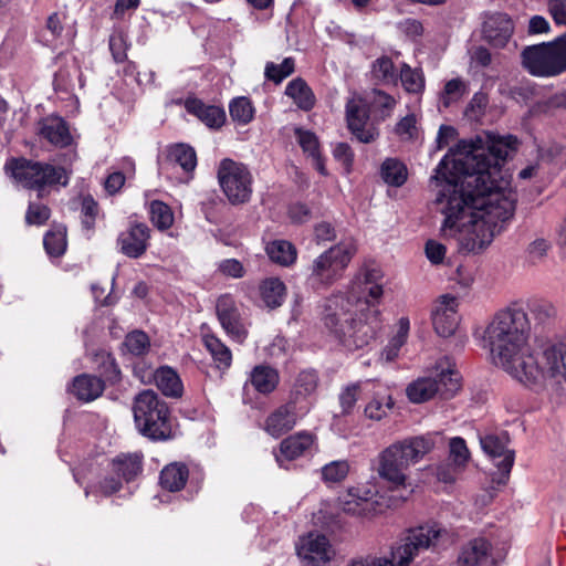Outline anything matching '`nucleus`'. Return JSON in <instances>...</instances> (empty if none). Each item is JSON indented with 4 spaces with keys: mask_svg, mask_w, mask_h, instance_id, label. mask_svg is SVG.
<instances>
[{
    "mask_svg": "<svg viewBox=\"0 0 566 566\" xmlns=\"http://www.w3.org/2000/svg\"><path fill=\"white\" fill-rule=\"evenodd\" d=\"M51 210L42 203L30 202L27 213L25 222L29 226H43L50 218Z\"/></svg>",
    "mask_w": 566,
    "mask_h": 566,
    "instance_id": "nucleus-51",
    "label": "nucleus"
},
{
    "mask_svg": "<svg viewBox=\"0 0 566 566\" xmlns=\"http://www.w3.org/2000/svg\"><path fill=\"white\" fill-rule=\"evenodd\" d=\"M380 176L389 186L400 187L407 180V168L399 160L387 158L380 167Z\"/></svg>",
    "mask_w": 566,
    "mask_h": 566,
    "instance_id": "nucleus-36",
    "label": "nucleus"
},
{
    "mask_svg": "<svg viewBox=\"0 0 566 566\" xmlns=\"http://www.w3.org/2000/svg\"><path fill=\"white\" fill-rule=\"evenodd\" d=\"M491 545L484 538H474L468 542L458 557L460 566H480L484 564L490 556Z\"/></svg>",
    "mask_w": 566,
    "mask_h": 566,
    "instance_id": "nucleus-26",
    "label": "nucleus"
},
{
    "mask_svg": "<svg viewBox=\"0 0 566 566\" xmlns=\"http://www.w3.org/2000/svg\"><path fill=\"white\" fill-rule=\"evenodd\" d=\"M398 78L409 94H421L424 90L426 81L421 69H412L409 64L403 63Z\"/></svg>",
    "mask_w": 566,
    "mask_h": 566,
    "instance_id": "nucleus-34",
    "label": "nucleus"
},
{
    "mask_svg": "<svg viewBox=\"0 0 566 566\" xmlns=\"http://www.w3.org/2000/svg\"><path fill=\"white\" fill-rule=\"evenodd\" d=\"M539 373L537 384L521 381L535 391H546L551 397H566V344L552 345L543 352L542 360L535 358Z\"/></svg>",
    "mask_w": 566,
    "mask_h": 566,
    "instance_id": "nucleus-9",
    "label": "nucleus"
},
{
    "mask_svg": "<svg viewBox=\"0 0 566 566\" xmlns=\"http://www.w3.org/2000/svg\"><path fill=\"white\" fill-rule=\"evenodd\" d=\"M99 216V206L90 195L81 199L80 218L84 230L91 232L95 228V221Z\"/></svg>",
    "mask_w": 566,
    "mask_h": 566,
    "instance_id": "nucleus-40",
    "label": "nucleus"
},
{
    "mask_svg": "<svg viewBox=\"0 0 566 566\" xmlns=\"http://www.w3.org/2000/svg\"><path fill=\"white\" fill-rule=\"evenodd\" d=\"M373 75L384 84H396L398 75L395 70L394 62L387 57L381 56L373 63Z\"/></svg>",
    "mask_w": 566,
    "mask_h": 566,
    "instance_id": "nucleus-41",
    "label": "nucleus"
},
{
    "mask_svg": "<svg viewBox=\"0 0 566 566\" xmlns=\"http://www.w3.org/2000/svg\"><path fill=\"white\" fill-rule=\"evenodd\" d=\"M450 457L453 462L458 465H463L469 459V450L467 448L465 441L455 437L450 441Z\"/></svg>",
    "mask_w": 566,
    "mask_h": 566,
    "instance_id": "nucleus-56",
    "label": "nucleus"
},
{
    "mask_svg": "<svg viewBox=\"0 0 566 566\" xmlns=\"http://www.w3.org/2000/svg\"><path fill=\"white\" fill-rule=\"evenodd\" d=\"M295 70V61L293 57H285L282 63L275 64L268 62L264 69V76L268 81L280 84L284 78L290 76Z\"/></svg>",
    "mask_w": 566,
    "mask_h": 566,
    "instance_id": "nucleus-39",
    "label": "nucleus"
},
{
    "mask_svg": "<svg viewBox=\"0 0 566 566\" xmlns=\"http://www.w3.org/2000/svg\"><path fill=\"white\" fill-rule=\"evenodd\" d=\"M144 384L155 381L157 388L166 397L179 398L182 396L184 386L177 371L169 366H163L155 371H147L140 376Z\"/></svg>",
    "mask_w": 566,
    "mask_h": 566,
    "instance_id": "nucleus-20",
    "label": "nucleus"
},
{
    "mask_svg": "<svg viewBox=\"0 0 566 566\" xmlns=\"http://www.w3.org/2000/svg\"><path fill=\"white\" fill-rule=\"evenodd\" d=\"M143 469V457L138 453L122 454L113 460V471L126 482L133 481Z\"/></svg>",
    "mask_w": 566,
    "mask_h": 566,
    "instance_id": "nucleus-32",
    "label": "nucleus"
},
{
    "mask_svg": "<svg viewBox=\"0 0 566 566\" xmlns=\"http://www.w3.org/2000/svg\"><path fill=\"white\" fill-rule=\"evenodd\" d=\"M321 322L347 350L367 346L382 327L378 308L368 301L344 294H334L323 302Z\"/></svg>",
    "mask_w": 566,
    "mask_h": 566,
    "instance_id": "nucleus-3",
    "label": "nucleus"
},
{
    "mask_svg": "<svg viewBox=\"0 0 566 566\" xmlns=\"http://www.w3.org/2000/svg\"><path fill=\"white\" fill-rule=\"evenodd\" d=\"M219 271L233 279H241L245 274L243 264L237 259H226L219 263Z\"/></svg>",
    "mask_w": 566,
    "mask_h": 566,
    "instance_id": "nucleus-58",
    "label": "nucleus"
},
{
    "mask_svg": "<svg viewBox=\"0 0 566 566\" xmlns=\"http://www.w3.org/2000/svg\"><path fill=\"white\" fill-rule=\"evenodd\" d=\"M289 217L295 223H304L311 219V209L301 202L292 203L289 208Z\"/></svg>",
    "mask_w": 566,
    "mask_h": 566,
    "instance_id": "nucleus-61",
    "label": "nucleus"
},
{
    "mask_svg": "<svg viewBox=\"0 0 566 566\" xmlns=\"http://www.w3.org/2000/svg\"><path fill=\"white\" fill-rule=\"evenodd\" d=\"M356 251V244L352 240L342 241L324 251L308 268V284L314 290L331 286L342 276Z\"/></svg>",
    "mask_w": 566,
    "mask_h": 566,
    "instance_id": "nucleus-8",
    "label": "nucleus"
},
{
    "mask_svg": "<svg viewBox=\"0 0 566 566\" xmlns=\"http://www.w3.org/2000/svg\"><path fill=\"white\" fill-rule=\"evenodd\" d=\"M250 381L258 392L270 394L279 384V374L270 366L259 365L252 369Z\"/></svg>",
    "mask_w": 566,
    "mask_h": 566,
    "instance_id": "nucleus-31",
    "label": "nucleus"
},
{
    "mask_svg": "<svg viewBox=\"0 0 566 566\" xmlns=\"http://www.w3.org/2000/svg\"><path fill=\"white\" fill-rule=\"evenodd\" d=\"M189 478V470L186 464L174 462L167 464L160 472V485L170 492L184 489Z\"/></svg>",
    "mask_w": 566,
    "mask_h": 566,
    "instance_id": "nucleus-27",
    "label": "nucleus"
},
{
    "mask_svg": "<svg viewBox=\"0 0 566 566\" xmlns=\"http://www.w3.org/2000/svg\"><path fill=\"white\" fill-rule=\"evenodd\" d=\"M14 180L24 188L41 191L45 187L61 182L64 169L48 163L35 161L24 157L11 158L6 164Z\"/></svg>",
    "mask_w": 566,
    "mask_h": 566,
    "instance_id": "nucleus-11",
    "label": "nucleus"
},
{
    "mask_svg": "<svg viewBox=\"0 0 566 566\" xmlns=\"http://www.w3.org/2000/svg\"><path fill=\"white\" fill-rule=\"evenodd\" d=\"M523 67L537 77H554L566 72V32L549 42L528 45L521 53Z\"/></svg>",
    "mask_w": 566,
    "mask_h": 566,
    "instance_id": "nucleus-7",
    "label": "nucleus"
},
{
    "mask_svg": "<svg viewBox=\"0 0 566 566\" xmlns=\"http://www.w3.org/2000/svg\"><path fill=\"white\" fill-rule=\"evenodd\" d=\"M260 295L266 307H280L286 295L285 284L279 277L265 279L260 284Z\"/></svg>",
    "mask_w": 566,
    "mask_h": 566,
    "instance_id": "nucleus-30",
    "label": "nucleus"
},
{
    "mask_svg": "<svg viewBox=\"0 0 566 566\" xmlns=\"http://www.w3.org/2000/svg\"><path fill=\"white\" fill-rule=\"evenodd\" d=\"M40 135L57 147H67L72 143L66 122L61 117H48L40 123Z\"/></svg>",
    "mask_w": 566,
    "mask_h": 566,
    "instance_id": "nucleus-23",
    "label": "nucleus"
},
{
    "mask_svg": "<svg viewBox=\"0 0 566 566\" xmlns=\"http://www.w3.org/2000/svg\"><path fill=\"white\" fill-rule=\"evenodd\" d=\"M442 530L437 525H420L407 531L390 549L389 556L353 559L346 566H411L424 551L433 549Z\"/></svg>",
    "mask_w": 566,
    "mask_h": 566,
    "instance_id": "nucleus-4",
    "label": "nucleus"
},
{
    "mask_svg": "<svg viewBox=\"0 0 566 566\" xmlns=\"http://www.w3.org/2000/svg\"><path fill=\"white\" fill-rule=\"evenodd\" d=\"M133 413L142 436L153 441H164L171 437L169 408L154 390H143L135 397Z\"/></svg>",
    "mask_w": 566,
    "mask_h": 566,
    "instance_id": "nucleus-6",
    "label": "nucleus"
},
{
    "mask_svg": "<svg viewBox=\"0 0 566 566\" xmlns=\"http://www.w3.org/2000/svg\"><path fill=\"white\" fill-rule=\"evenodd\" d=\"M269 258L283 266H289L296 261L297 251L293 243L286 240H274L266 245Z\"/></svg>",
    "mask_w": 566,
    "mask_h": 566,
    "instance_id": "nucleus-33",
    "label": "nucleus"
},
{
    "mask_svg": "<svg viewBox=\"0 0 566 566\" xmlns=\"http://www.w3.org/2000/svg\"><path fill=\"white\" fill-rule=\"evenodd\" d=\"M517 146L513 135L484 132L460 140L430 177L433 203L444 217L441 231L458 234L462 251H483L513 217L514 202L502 192L501 165Z\"/></svg>",
    "mask_w": 566,
    "mask_h": 566,
    "instance_id": "nucleus-1",
    "label": "nucleus"
},
{
    "mask_svg": "<svg viewBox=\"0 0 566 566\" xmlns=\"http://www.w3.org/2000/svg\"><path fill=\"white\" fill-rule=\"evenodd\" d=\"M548 11L558 25H566V0H548Z\"/></svg>",
    "mask_w": 566,
    "mask_h": 566,
    "instance_id": "nucleus-60",
    "label": "nucleus"
},
{
    "mask_svg": "<svg viewBox=\"0 0 566 566\" xmlns=\"http://www.w3.org/2000/svg\"><path fill=\"white\" fill-rule=\"evenodd\" d=\"M185 106L189 114L197 116L210 128H219L226 120V113L221 107L206 105L198 98H188Z\"/></svg>",
    "mask_w": 566,
    "mask_h": 566,
    "instance_id": "nucleus-24",
    "label": "nucleus"
},
{
    "mask_svg": "<svg viewBox=\"0 0 566 566\" xmlns=\"http://www.w3.org/2000/svg\"><path fill=\"white\" fill-rule=\"evenodd\" d=\"M483 451L493 460L497 472L493 474L492 481L497 484H506L515 453L507 447V438L495 434H486L480 438Z\"/></svg>",
    "mask_w": 566,
    "mask_h": 566,
    "instance_id": "nucleus-13",
    "label": "nucleus"
},
{
    "mask_svg": "<svg viewBox=\"0 0 566 566\" xmlns=\"http://www.w3.org/2000/svg\"><path fill=\"white\" fill-rule=\"evenodd\" d=\"M124 346L134 356L145 355L150 347L148 335L143 331H134L126 335Z\"/></svg>",
    "mask_w": 566,
    "mask_h": 566,
    "instance_id": "nucleus-44",
    "label": "nucleus"
},
{
    "mask_svg": "<svg viewBox=\"0 0 566 566\" xmlns=\"http://www.w3.org/2000/svg\"><path fill=\"white\" fill-rule=\"evenodd\" d=\"M230 116L234 122L248 124L252 120L254 108L248 97H237L229 105Z\"/></svg>",
    "mask_w": 566,
    "mask_h": 566,
    "instance_id": "nucleus-42",
    "label": "nucleus"
},
{
    "mask_svg": "<svg viewBox=\"0 0 566 566\" xmlns=\"http://www.w3.org/2000/svg\"><path fill=\"white\" fill-rule=\"evenodd\" d=\"M359 389L360 387L358 384H352L340 392L339 403L344 415H347L353 410L358 399Z\"/></svg>",
    "mask_w": 566,
    "mask_h": 566,
    "instance_id": "nucleus-55",
    "label": "nucleus"
},
{
    "mask_svg": "<svg viewBox=\"0 0 566 566\" xmlns=\"http://www.w3.org/2000/svg\"><path fill=\"white\" fill-rule=\"evenodd\" d=\"M168 161L179 166L185 174H191L197 167V154L195 149L186 144H176L168 148Z\"/></svg>",
    "mask_w": 566,
    "mask_h": 566,
    "instance_id": "nucleus-28",
    "label": "nucleus"
},
{
    "mask_svg": "<svg viewBox=\"0 0 566 566\" xmlns=\"http://www.w3.org/2000/svg\"><path fill=\"white\" fill-rule=\"evenodd\" d=\"M531 331L526 312L516 305L499 311L484 331L493 363L517 381L537 384L539 373L527 344Z\"/></svg>",
    "mask_w": 566,
    "mask_h": 566,
    "instance_id": "nucleus-2",
    "label": "nucleus"
},
{
    "mask_svg": "<svg viewBox=\"0 0 566 566\" xmlns=\"http://www.w3.org/2000/svg\"><path fill=\"white\" fill-rule=\"evenodd\" d=\"M205 345L210 355L212 356V359L218 369L226 370L231 366V350L219 338L212 335L206 336Z\"/></svg>",
    "mask_w": 566,
    "mask_h": 566,
    "instance_id": "nucleus-35",
    "label": "nucleus"
},
{
    "mask_svg": "<svg viewBox=\"0 0 566 566\" xmlns=\"http://www.w3.org/2000/svg\"><path fill=\"white\" fill-rule=\"evenodd\" d=\"M459 302L455 296L442 295L432 310V324L436 333L441 337L452 336L459 325Z\"/></svg>",
    "mask_w": 566,
    "mask_h": 566,
    "instance_id": "nucleus-16",
    "label": "nucleus"
},
{
    "mask_svg": "<svg viewBox=\"0 0 566 566\" xmlns=\"http://www.w3.org/2000/svg\"><path fill=\"white\" fill-rule=\"evenodd\" d=\"M352 496H355L357 500L361 502H367L369 504V510L375 512V504L377 503L374 497L376 495V491L368 486H357L353 488L348 491Z\"/></svg>",
    "mask_w": 566,
    "mask_h": 566,
    "instance_id": "nucleus-63",
    "label": "nucleus"
},
{
    "mask_svg": "<svg viewBox=\"0 0 566 566\" xmlns=\"http://www.w3.org/2000/svg\"><path fill=\"white\" fill-rule=\"evenodd\" d=\"M285 94L303 111H311L315 105V95L312 88L301 77L292 80L286 85Z\"/></svg>",
    "mask_w": 566,
    "mask_h": 566,
    "instance_id": "nucleus-29",
    "label": "nucleus"
},
{
    "mask_svg": "<svg viewBox=\"0 0 566 566\" xmlns=\"http://www.w3.org/2000/svg\"><path fill=\"white\" fill-rule=\"evenodd\" d=\"M433 447L430 439L413 437L397 441L378 455V475L395 486L403 485L406 471L419 462Z\"/></svg>",
    "mask_w": 566,
    "mask_h": 566,
    "instance_id": "nucleus-5",
    "label": "nucleus"
},
{
    "mask_svg": "<svg viewBox=\"0 0 566 566\" xmlns=\"http://www.w3.org/2000/svg\"><path fill=\"white\" fill-rule=\"evenodd\" d=\"M45 251L51 256H61L66 250V239L62 231H49L43 239Z\"/></svg>",
    "mask_w": 566,
    "mask_h": 566,
    "instance_id": "nucleus-48",
    "label": "nucleus"
},
{
    "mask_svg": "<svg viewBox=\"0 0 566 566\" xmlns=\"http://www.w3.org/2000/svg\"><path fill=\"white\" fill-rule=\"evenodd\" d=\"M222 192L233 206L247 203L252 196L253 178L247 165L224 158L217 169Z\"/></svg>",
    "mask_w": 566,
    "mask_h": 566,
    "instance_id": "nucleus-12",
    "label": "nucleus"
},
{
    "mask_svg": "<svg viewBox=\"0 0 566 566\" xmlns=\"http://www.w3.org/2000/svg\"><path fill=\"white\" fill-rule=\"evenodd\" d=\"M108 45L115 62L122 63L126 60L128 45L126 34L123 31H114L109 36Z\"/></svg>",
    "mask_w": 566,
    "mask_h": 566,
    "instance_id": "nucleus-49",
    "label": "nucleus"
},
{
    "mask_svg": "<svg viewBox=\"0 0 566 566\" xmlns=\"http://www.w3.org/2000/svg\"><path fill=\"white\" fill-rule=\"evenodd\" d=\"M318 382L317 374L314 370H303L295 381V389L290 399H297L300 403H306L305 397L315 391Z\"/></svg>",
    "mask_w": 566,
    "mask_h": 566,
    "instance_id": "nucleus-37",
    "label": "nucleus"
},
{
    "mask_svg": "<svg viewBox=\"0 0 566 566\" xmlns=\"http://www.w3.org/2000/svg\"><path fill=\"white\" fill-rule=\"evenodd\" d=\"M150 229L142 222L130 223L129 228L120 232L116 243L119 252L127 258L138 259L148 249Z\"/></svg>",
    "mask_w": 566,
    "mask_h": 566,
    "instance_id": "nucleus-19",
    "label": "nucleus"
},
{
    "mask_svg": "<svg viewBox=\"0 0 566 566\" xmlns=\"http://www.w3.org/2000/svg\"><path fill=\"white\" fill-rule=\"evenodd\" d=\"M105 389L104 381L96 376L82 374L74 378L73 395L81 401L90 402L98 398Z\"/></svg>",
    "mask_w": 566,
    "mask_h": 566,
    "instance_id": "nucleus-25",
    "label": "nucleus"
},
{
    "mask_svg": "<svg viewBox=\"0 0 566 566\" xmlns=\"http://www.w3.org/2000/svg\"><path fill=\"white\" fill-rule=\"evenodd\" d=\"M465 93V83L461 78H452L446 83L440 102L444 107H449L452 103L460 101Z\"/></svg>",
    "mask_w": 566,
    "mask_h": 566,
    "instance_id": "nucleus-45",
    "label": "nucleus"
},
{
    "mask_svg": "<svg viewBox=\"0 0 566 566\" xmlns=\"http://www.w3.org/2000/svg\"><path fill=\"white\" fill-rule=\"evenodd\" d=\"M426 255L429 261L433 264H439L443 261L446 255V247L433 240H429L426 243Z\"/></svg>",
    "mask_w": 566,
    "mask_h": 566,
    "instance_id": "nucleus-62",
    "label": "nucleus"
},
{
    "mask_svg": "<svg viewBox=\"0 0 566 566\" xmlns=\"http://www.w3.org/2000/svg\"><path fill=\"white\" fill-rule=\"evenodd\" d=\"M307 403H300L297 399H290L266 417L263 429L270 436L279 438L292 430L297 420L307 413Z\"/></svg>",
    "mask_w": 566,
    "mask_h": 566,
    "instance_id": "nucleus-14",
    "label": "nucleus"
},
{
    "mask_svg": "<svg viewBox=\"0 0 566 566\" xmlns=\"http://www.w3.org/2000/svg\"><path fill=\"white\" fill-rule=\"evenodd\" d=\"M395 133L403 140H411L417 137V117L415 114H408L402 117L395 126Z\"/></svg>",
    "mask_w": 566,
    "mask_h": 566,
    "instance_id": "nucleus-52",
    "label": "nucleus"
},
{
    "mask_svg": "<svg viewBox=\"0 0 566 566\" xmlns=\"http://www.w3.org/2000/svg\"><path fill=\"white\" fill-rule=\"evenodd\" d=\"M513 33V22L505 13H494L483 24V34L493 46L503 48Z\"/></svg>",
    "mask_w": 566,
    "mask_h": 566,
    "instance_id": "nucleus-21",
    "label": "nucleus"
},
{
    "mask_svg": "<svg viewBox=\"0 0 566 566\" xmlns=\"http://www.w3.org/2000/svg\"><path fill=\"white\" fill-rule=\"evenodd\" d=\"M349 472L347 460H336L322 468V479L327 483H338L345 480Z\"/></svg>",
    "mask_w": 566,
    "mask_h": 566,
    "instance_id": "nucleus-43",
    "label": "nucleus"
},
{
    "mask_svg": "<svg viewBox=\"0 0 566 566\" xmlns=\"http://www.w3.org/2000/svg\"><path fill=\"white\" fill-rule=\"evenodd\" d=\"M461 376L447 360L437 364L432 376L422 377L409 384L406 389L411 402L421 403L434 396L442 399L452 398L460 389Z\"/></svg>",
    "mask_w": 566,
    "mask_h": 566,
    "instance_id": "nucleus-10",
    "label": "nucleus"
},
{
    "mask_svg": "<svg viewBox=\"0 0 566 566\" xmlns=\"http://www.w3.org/2000/svg\"><path fill=\"white\" fill-rule=\"evenodd\" d=\"M313 443L314 437L308 432L303 431L292 434L280 443V453L275 455L276 461L282 465L283 460H294L310 450Z\"/></svg>",
    "mask_w": 566,
    "mask_h": 566,
    "instance_id": "nucleus-22",
    "label": "nucleus"
},
{
    "mask_svg": "<svg viewBox=\"0 0 566 566\" xmlns=\"http://www.w3.org/2000/svg\"><path fill=\"white\" fill-rule=\"evenodd\" d=\"M528 311L539 323H545L557 314L555 305L547 300H532L528 302Z\"/></svg>",
    "mask_w": 566,
    "mask_h": 566,
    "instance_id": "nucleus-46",
    "label": "nucleus"
},
{
    "mask_svg": "<svg viewBox=\"0 0 566 566\" xmlns=\"http://www.w3.org/2000/svg\"><path fill=\"white\" fill-rule=\"evenodd\" d=\"M216 312L218 319L226 333L238 342L247 337V329L242 323L239 307L234 298L224 294L217 300Z\"/></svg>",
    "mask_w": 566,
    "mask_h": 566,
    "instance_id": "nucleus-18",
    "label": "nucleus"
},
{
    "mask_svg": "<svg viewBox=\"0 0 566 566\" xmlns=\"http://www.w3.org/2000/svg\"><path fill=\"white\" fill-rule=\"evenodd\" d=\"M296 553L304 566H328L332 559L329 542L323 534L310 533L302 537Z\"/></svg>",
    "mask_w": 566,
    "mask_h": 566,
    "instance_id": "nucleus-15",
    "label": "nucleus"
},
{
    "mask_svg": "<svg viewBox=\"0 0 566 566\" xmlns=\"http://www.w3.org/2000/svg\"><path fill=\"white\" fill-rule=\"evenodd\" d=\"M346 119L352 134L361 143L368 144L378 136L374 127L366 128L369 111L360 97L350 98L346 104Z\"/></svg>",
    "mask_w": 566,
    "mask_h": 566,
    "instance_id": "nucleus-17",
    "label": "nucleus"
},
{
    "mask_svg": "<svg viewBox=\"0 0 566 566\" xmlns=\"http://www.w3.org/2000/svg\"><path fill=\"white\" fill-rule=\"evenodd\" d=\"M294 133L304 153L311 157L319 154V143L314 133L298 127L295 128Z\"/></svg>",
    "mask_w": 566,
    "mask_h": 566,
    "instance_id": "nucleus-50",
    "label": "nucleus"
},
{
    "mask_svg": "<svg viewBox=\"0 0 566 566\" xmlns=\"http://www.w3.org/2000/svg\"><path fill=\"white\" fill-rule=\"evenodd\" d=\"M551 244L545 239H536L530 243L527 252L531 259L538 260L546 255Z\"/></svg>",
    "mask_w": 566,
    "mask_h": 566,
    "instance_id": "nucleus-64",
    "label": "nucleus"
},
{
    "mask_svg": "<svg viewBox=\"0 0 566 566\" xmlns=\"http://www.w3.org/2000/svg\"><path fill=\"white\" fill-rule=\"evenodd\" d=\"M314 238L317 243H325L336 239L334 226L327 221L318 222L314 227Z\"/></svg>",
    "mask_w": 566,
    "mask_h": 566,
    "instance_id": "nucleus-59",
    "label": "nucleus"
},
{
    "mask_svg": "<svg viewBox=\"0 0 566 566\" xmlns=\"http://www.w3.org/2000/svg\"><path fill=\"white\" fill-rule=\"evenodd\" d=\"M489 99L484 93H475L465 108V116L472 120H479L485 112Z\"/></svg>",
    "mask_w": 566,
    "mask_h": 566,
    "instance_id": "nucleus-54",
    "label": "nucleus"
},
{
    "mask_svg": "<svg viewBox=\"0 0 566 566\" xmlns=\"http://www.w3.org/2000/svg\"><path fill=\"white\" fill-rule=\"evenodd\" d=\"M394 406L392 399L390 396L385 398H374L371 401L367 403L365 407V416L368 419L379 421L387 416L389 409Z\"/></svg>",
    "mask_w": 566,
    "mask_h": 566,
    "instance_id": "nucleus-47",
    "label": "nucleus"
},
{
    "mask_svg": "<svg viewBox=\"0 0 566 566\" xmlns=\"http://www.w3.org/2000/svg\"><path fill=\"white\" fill-rule=\"evenodd\" d=\"M342 510L347 514L357 516H369L374 514L369 510V504L367 502H361L357 500L355 496H352L349 492L342 500Z\"/></svg>",
    "mask_w": 566,
    "mask_h": 566,
    "instance_id": "nucleus-53",
    "label": "nucleus"
},
{
    "mask_svg": "<svg viewBox=\"0 0 566 566\" xmlns=\"http://www.w3.org/2000/svg\"><path fill=\"white\" fill-rule=\"evenodd\" d=\"M150 221L159 230L169 229L174 223V213L168 205L154 200L149 208Z\"/></svg>",
    "mask_w": 566,
    "mask_h": 566,
    "instance_id": "nucleus-38",
    "label": "nucleus"
},
{
    "mask_svg": "<svg viewBox=\"0 0 566 566\" xmlns=\"http://www.w3.org/2000/svg\"><path fill=\"white\" fill-rule=\"evenodd\" d=\"M374 94V104L380 109L381 117L386 118L390 116L397 104L396 98L380 90H375Z\"/></svg>",
    "mask_w": 566,
    "mask_h": 566,
    "instance_id": "nucleus-57",
    "label": "nucleus"
}]
</instances>
